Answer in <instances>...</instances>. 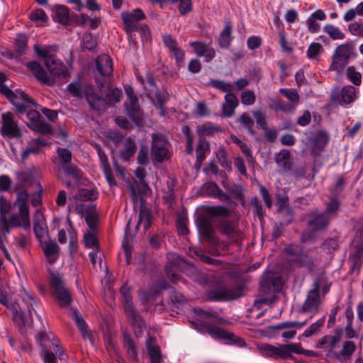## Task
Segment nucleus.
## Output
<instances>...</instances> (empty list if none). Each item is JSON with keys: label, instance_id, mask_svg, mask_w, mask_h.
Instances as JSON below:
<instances>
[{"label": "nucleus", "instance_id": "20e7f679", "mask_svg": "<svg viewBox=\"0 0 363 363\" xmlns=\"http://www.w3.org/2000/svg\"><path fill=\"white\" fill-rule=\"evenodd\" d=\"M356 56L355 46L352 43L338 45L333 54L330 69L339 72L346 67L350 57Z\"/></svg>", "mask_w": 363, "mask_h": 363}, {"label": "nucleus", "instance_id": "c9c22d12", "mask_svg": "<svg viewBox=\"0 0 363 363\" xmlns=\"http://www.w3.org/2000/svg\"><path fill=\"white\" fill-rule=\"evenodd\" d=\"M280 278L274 277L271 274L264 276L260 281L259 287L264 293H268L271 291L272 285H275V282L279 281Z\"/></svg>", "mask_w": 363, "mask_h": 363}, {"label": "nucleus", "instance_id": "a878e982", "mask_svg": "<svg viewBox=\"0 0 363 363\" xmlns=\"http://www.w3.org/2000/svg\"><path fill=\"white\" fill-rule=\"evenodd\" d=\"M238 106L237 97L232 93H228L225 96V103L222 106L223 114L230 118L235 112V108Z\"/></svg>", "mask_w": 363, "mask_h": 363}, {"label": "nucleus", "instance_id": "393cba45", "mask_svg": "<svg viewBox=\"0 0 363 363\" xmlns=\"http://www.w3.org/2000/svg\"><path fill=\"white\" fill-rule=\"evenodd\" d=\"M330 218L326 213H320L313 217L312 220L308 222V225L311 227L313 231L324 230L327 228Z\"/></svg>", "mask_w": 363, "mask_h": 363}, {"label": "nucleus", "instance_id": "f8f14e48", "mask_svg": "<svg viewBox=\"0 0 363 363\" xmlns=\"http://www.w3.org/2000/svg\"><path fill=\"white\" fill-rule=\"evenodd\" d=\"M199 233L212 245H219V238L215 235V230L209 218L200 216L196 220Z\"/></svg>", "mask_w": 363, "mask_h": 363}, {"label": "nucleus", "instance_id": "ddd939ff", "mask_svg": "<svg viewBox=\"0 0 363 363\" xmlns=\"http://www.w3.org/2000/svg\"><path fill=\"white\" fill-rule=\"evenodd\" d=\"M121 18L126 33L130 34L138 30V24L136 22L145 19V15L140 9H135L130 12H123Z\"/></svg>", "mask_w": 363, "mask_h": 363}, {"label": "nucleus", "instance_id": "338daca9", "mask_svg": "<svg viewBox=\"0 0 363 363\" xmlns=\"http://www.w3.org/2000/svg\"><path fill=\"white\" fill-rule=\"evenodd\" d=\"M162 39L164 46L167 48L170 52H172L179 48L177 40L174 39L171 35H162Z\"/></svg>", "mask_w": 363, "mask_h": 363}, {"label": "nucleus", "instance_id": "58836bf2", "mask_svg": "<svg viewBox=\"0 0 363 363\" xmlns=\"http://www.w3.org/2000/svg\"><path fill=\"white\" fill-rule=\"evenodd\" d=\"M99 193L96 189H80L76 195L77 199L86 201L96 200L98 198Z\"/></svg>", "mask_w": 363, "mask_h": 363}, {"label": "nucleus", "instance_id": "a19ab883", "mask_svg": "<svg viewBox=\"0 0 363 363\" xmlns=\"http://www.w3.org/2000/svg\"><path fill=\"white\" fill-rule=\"evenodd\" d=\"M197 130L201 137L203 138V136H211L215 133L220 131V128L219 126H214L211 123H205L198 126Z\"/></svg>", "mask_w": 363, "mask_h": 363}, {"label": "nucleus", "instance_id": "c85d7f7f", "mask_svg": "<svg viewBox=\"0 0 363 363\" xmlns=\"http://www.w3.org/2000/svg\"><path fill=\"white\" fill-rule=\"evenodd\" d=\"M206 331L211 337L222 339L233 340L235 335L230 333L224 329L213 325H207L206 326Z\"/></svg>", "mask_w": 363, "mask_h": 363}, {"label": "nucleus", "instance_id": "412c9836", "mask_svg": "<svg viewBox=\"0 0 363 363\" xmlns=\"http://www.w3.org/2000/svg\"><path fill=\"white\" fill-rule=\"evenodd\" d=\"M306 324V321L303 322H284L273 326L275 329H288L281 333V337L285 339H292L296 334V331L294 328H301Z\"/></svg>", "mask_w": 363, "mask_h": 363}, {"label": "nucleus", "instance_id": "4c0bfd02", "mask_svg": "<svg viewBox=\"0 0 363 363\" xmlns=\"http://www.w3.org/2000/svg\"><path fill=\"white\" fill-rule=\"evenodd\" d=\"M355 89L352 86H345L341 91V104H349L354 101Z\"/></svg>", "mask_w": 363, "mask_h": 363}, {"label": "nucleus", "instance_id": "6ab92c4d", "mask_svg": "<svg viewBox=\"0 0 363 363\" xmlns=\"http://www.w3.org/2000/svg\"><path fill=\"white\" fill-rule=\"evenodd\" d=\"M96 69L102 77H108L113 72V62L107 55H99L96 59Z\"/></svg>", "mask_w": 363, "mask_h": 363}, {"label": "nucleus", "instance_id": "49530a36", "mask_svg": "<svg viewBox=\"0 0 363 363\" xmlns=\"http://www.w3.org/2000/svg\"><path fill=\"white\" fill-rule=\"evenodd\" d=\"M238 122L245 128L251 135H255L256 132L253 128L254 121L247 113H242L238 118Z\"/></svg>", "mask_w": 363, "mask_h": 363}, {"label": "nucleus", "instance_id": "ea45409f", "mask_svg": "<svg viewBox=\"0 0 363 363\" xmlns=\"http://www.w3.org/2000/svg\"><path fill=\"white\" fill-rule=\"evenodd\" d=\"M208 86L216 88L223 92L231 93L233 85L230 83L222 80L211 79L206 84Z\"/></svg>", "mask_w": 363, "mask_h": 363}, {"label": "nucleus", "instance_id": "774afa93", "mask_svg": "<svg viewBox=\"0 0 363 363\" xmlns=\"http://www.w3.org/2000/svg\"><path fill=\"white\" fill-rule=\"evenodd\" d=\"M138 162L142 165H147L149 163V149L145 145L140 147L138 157Z\"/></svg>", "mask_w": 363, "mask_h": 363}, {"label": "nucleus", "instance_id": "c756f323", "mask_svg": "<svg viewBox=\"0 0 363 363\" xmlns=\"http://www.w3.org/2000/svg\"><path fill=\"white\" fill-rule=\"evenodd\" d=\"M209 150V143L204 138L200 137L196 149V164L199 166L201 165L202 162L206 159V152Z\"/></svg>", "mask_w": 363, "mask_h": 363}, {"label": "nucleus", "instance_id": "052dcab7", "mask_svg": "<svg viewBox=\"0 0 363 363\" xmlns=\"http://www.w3.org/2000/svg\"><path fill=\"white\" fill-rule=\"evenodd\" d=\"M30 19L35 23H46L48 17L43 9H38L29 14Z\"/></svg>", "mask_w": 363, "mask_h": 363}, {"label": "nucleus", "instance_id": "473e14b6", "mask_svg": "<svg viewBox=\"0 0 363 363\" xmlns=\"http://www.w3.org/2000/svg\"><path fill=\"white\" fill-rule=\"evenodd\" d=\"M233 40L232 26L230 22H226L223 30L218 38V43L220 48H227Z\"/></svg>", "mask_w": 363, "mask_h": 363}, {"label": "nucleus", "instance_id": "b1692460", "mask_svg": "<svg viewBox=\"0 0 363 363\" xmlns=\"http://www.w3.org/2000/svg\"><path fill=\"white\" fill-rule=\"evenodd\" d=\"M48 339L49 337L45 333L39 335V340L40 345L42 347L43 361L45 363H55L56 356L52 352L50 351L51 346L47 342Z\"/></svg>", "mask_w": 363, "mask_h": 363}, {"label": "nucleus", "instance_id": "5701e85b", "mask_svg": "<svg viewBox=\"0 0 363 363\" xmlns=\"http://www.w3.org/2000/svg\"><path fill=\"white\" fill-rule=\"evenodd\" d=\"M44 255L47 257L50 264L55 263L58 257L60 247L54 240H48L44 242L42 246Z\"/></svg>", "mask_w": 363, "mask_h": 363}, {"label": "nucleus", "instance_id": "f257e3e1", "mask_svg": "<svg viewBox=\"0 0 363 363\" xmlns=\"http://www.w3.org/2000/svg\"><path fill=\"white\" fill-rule=\"evenodd\" d=\"M50 74L38 62L32 61L27 64V67L35 77L40 82L52 86L55 79H66L69 77L68 69L64 62L56 57H50L44 64Z\"/></svg>", "mask_w": 363, "mask_h": 363}, {"label": "nucleus", "instance_id": "2eb2a0df", "mask_svg": "<svg viewBox=\"0 0 363 363\" xmlns=\"http://www.w3.org/2000/svg\"><path fill=\"white\" fill-rule=\"evenodd\" d=\"M127 115L136 124H139L143 119V112L140 108L136 95L128 94V99L125 102Z\"/></svg>", "mask_w": 363, "mask_h": 363}, {"label": "nucleus", "instance_id": "8fccbe9b", "mask_svg": "<svg viewBox=\"0 0 363 363\" xmlns=\"http://www.w3.org/2000/svg\"><path fill=\"white\" fill-rule=\"evenodd\" d=\"M83 47L89 50H94L97 46V40L90 33H85L82 36Z\"/></svg>", "mask_w": 363, "mask_h": 363}, {"label": "nucleus", "instance_id": "9b49d317", "mask_svg": "<svg viewBox=\"0 0 363 363\" xmlns=\"http://www.w3.org/2000/svg\"><path fill=\"white\" fill-rule=\"evenodd\" d=\"M1 133L2 135L9 138L21 137V130L11 113L6 112L3 113L1 115Z\"/></svg>", "mask_w": 363, "mask_h": 363}, {"label": "nucleus", "instance_id": "cd10ccee", "mask_svg": "<svg viewBox=\"0 0 363 363\" xmlns=\"http://www.w3.org/2000/svg\"><path fill=\"white\" fill-rule=\"evenodd\" d=\"M52 18L55 21L67 24L69 20L68 8L64 5H55L52 8Z\"/></svg>", "mask_w": 363, "mask_h": 363}, {"label": "nucleus", "instance_id": "7ed1b4c3", "mask_svg": "<svg viewBox=\"0 0 363 363\" xmlns=\"http://www.w3.org/2000/svg\"><path fill=\"white\" fill-rule=\"evenodd\" d=\"M20 300L26 306L28 317L24 315L22 308L18 303H13L9 308L13 313H15L14 319L16 321H19L21 325L26 326L32 322L33 311L35 313L33 306L35 302L33 296L28 294L25 289H23L19 294Z\"/></svg>", "mask_w": 363, "mask_h": 363}, {"label": "nucleus", "instance_id": "de8ad7c7", "mask_svg": "<svg viewBox=\"0 0 363 363\" xmlns=\"http://www.w3.org/2000/svg\"><path fill=\"white\" fill-rule=\"evenodd\" d=\"M28 45V37L25 34H18L15 40L16 52L22 55L26 52Z\"/></svg>", "mask_w": 363, "mask_h": 363}, {"label": "nucleus", "instance_id": "4468645a", "mask_svg": "<svg viewBox=\"0 0 363 363\" xmlns=\"http://www.w3.org/2000/svg\"><path fill=\"white\" fill-rule=\"evenodd\" d=\"M7 99L16 107L17 112L21 114L26 111V105L28 104L35 107L38 106V104L23 91L16 90L13 92V96Z\"/></svg>", "mask_w": 363, "mask_h": 363}, {"label": "nucleus", "instance_id": "4be33fe9", "mask_svg": "<svg viewBox=\"0 0 363 363\" xmlns=\"http://www.w3.org/2000/svg\"><path fill=\"white\" fill-rule=\"evenodd\" d=\"M33 230L36 238L40 241L48 233L45 219L41 211L37 210L34 215Z\"/></svg>", "mask_w": 363, "mask_h": 363}, {"label": "nucleus", "instance_id": "6e6552de", "mask_svg": "<svg viewBox=\"0 0 363 363\" xmlns=\"http://www.w3.org/2000/svg\"><path fill=\"white\" fill-rule=\"evenodd\" d=\"M242 286H235L228 287L220 286L209 291L207 294L208 299L213 301H223L236 299L242 296Z\"/></svg>", "mask_w": 363, "mask_h": 363}, {"label": "nucleus", "instance_id": "39448f33", "mask_svg": "<svg viewBox=\"0 0 363 363\" xmlns=\"http://www.w3.org/2000/svg\"><path fill=\"white\" fill-rule=\"evenodd\" d=\"M50 286L52 295L60 307H68L72 301L69 289L66 286L62 277L58 273H52Z\"/></svg>", "mask_w": 363, "mask_h": 363}, {"label": "nucleus", "instance_id": "bb28decb", "mask_svg": "<svg viewBox=\"0 0 363 363\" xmlns=\"http://www.w3.org/2000/svg\"><path fill=\"white\" fill-rule=\"evenodd\" d=\"M155 96L157 100L155 106L160 110V115L164 116L166 114L165 104L169 100V94L166 89L163 88L162 90L157 89L155 93Z\"/></svg>", "mask_w": 363, "mask_h": 363}, {"label": "nucleus", "instance_id": "bf43d9fd", "mask_svg": "<svg viewBox=\"0 0 363 363\" xmlns=\"http://www.w3.org/2000/svg\"><path fill=\"white\" fill-rule=\"evenodd\" d=\"M171 3H179V11L181 15L184 16L191 11V0H167Z\"/></svg>", "mask_w": 363, "mask_h": 363}, {"label": "nucleus", "instance_id": "f704fd0d", "mask_svg": "<svg viewBox=\"0 0 363 363\" xmlns=\"http://www.w3.org/2000/svg\"><path fill=\"white\" fill-rule=\"evenodd\" d=\"M120 293L123 298L124 312L135 308L131 296V289L128 286L127 283L123 284L120 289Z\"/></svg>", "mask_w": 363, "mask_h": 363}, {"label": "nucleus", "instance_id": "69168bd1", "mask_svg": "<svg viewBox=\"0 0 363 363\" xmlns=\"http://www.w3.org/2000/svg\"><path fill=\"white\" fill-rule=\"evenodd\" d=\"M323 52V46L319 43H312L306 52L307 57L309 59H314L317 55Z\"/></svg>", "mask_w": 363, "mask_h": 363}, {"label": "nucleus", "instance_id": "864d4df0", "mask_svg": "<svg viewBox=\"0 0 363 363\" xmlns=\"http://www.w3.org/2000/svg\"><path fill=\"white\" fill-rule=\"evenodd\" d=\"M273 108L275 111H281L284 113H290L295 110L296 106L289 104L281 99H277L274 101Z\"/></svg>", "mask_w": 363, "mask_h": 363}, {"label": "nucleus", "instance_id": "f3484780", "mask_svg": "<svg viewBox=\"0 0 363 363\" xmlns=\"http://www.w3.org/2000/svg\"><path fill=\"white\" fill-rule=\"evenodd\" d=\"M84 96L91 109L97 111H105V99L102 96H99L95 93L93 86H88L84 88Z\"/></svg>", "mask_w": 363, "mask_h": 363}, {"label": "nucleus", "instance_id": "f03ea898", "mask_svg": "<svg viewBox=\"0 0 363 363\" xmlns=\"http://www.w3.org/2000/svg\"><path fill=\"white\" fill-rule=\"evenodd\" d=\"M284 252L291 257L288 261L291 267H305L311 272L313 270L315 259L308 254V251L297 245H289L284 248Z\"/></svg>", "mask_w": 363, "mask_h": 363}, {"label": "nucleus", "instance_id": "79ce46f5", "mask_svg": "<svg viewBox=\"0 0 363 363\" xmlns=\"http://www.w3.org/2000/svg\"><path fill=\"white\" fill-rule=\"evenodd\" d=\"M208 213L211 216L220 217V218H228L230 215V211L223 206H212L208 209Z\"/></svg>", "mask_w": 363, "mask_h": 363}, {"label": "nucleus", "instance_id": "2f4dec72", "mask_svg": "<svg viewBox=\"0 0 363 363\" xmlns=\"http://www.w3.org/2000/svg\"><path fill=\"white\" fill-rule=\"evenodd\" d=\"M137 150V145L131 138L125 140L124 148L120 152V157L124 161H128Z\"/></svg>", "mask_w": 363, "mask_h": 363}, {"label": "nucleus", "instance_id": "13d9d810", "mask_svg": "<svg viewBox=\"0 0 363 363\" xmlns=\"http://www.w3.org/2000/svg\"><path fill=\"white\" fill-rule=\"evenodd\" d=\"M33 130L40 133L42 134L48 135L52 133V126L46 123L45 120L43 118L38 123H37L34 126L31 128Z\"/></svg>", "mask_w": 363, "mask_h": 363}, {"label": "nucleus", "instance_id": "0eeeda50", "mask_svg": "<svg viewBox=\"0 0 363 363\" xmlns=\"http://www.w3.org/2000/svg\"><path fill=\"white\" fill-rule=\"evenodd\" d=\"M262 350L265 354L274 359H286L292 353H303L299 343H289L287 345H279L273 346L271 345H263Z\"/></svg>", "mask_w": 363, "mask_h": 363}, {"label": "nucleus", "instance_id": "3c124183", "mask_svg": "<svg viewBox=\"0 0 363 363\" xmlns=\"http://www.w3.org/2000/svg\"><path fill=\"white\" fill-rule=\"evenodd\" d=\"M122 96L121 90L115 88L112 89L109 93L106 95L105 102L106 106L109 104H113L120 101L121 98Z\"/></svg>", "mask_w": 363, "mask_h": 363}, {"label": "nucleus", "instance_id": "09e8293b", "mask_svg": "<svg viewBox=\"0 0 363 363\" xmlns=\"http://www.w3.org/2000/svg\"><path fill=\"white\" fill-rule=\"evenodd\" d=\"M62 169L66 174L71 176L77 181H79L82 177V173L81 170L76 166L73 165L72 163L65 166H62Z\"/></svg>", "mask_w": 363, "mask_h": 363}, {"label": "nucleus", "instance_id": "1a4fd4ad", "mask_svg": "<svg viewBox=\"0 0 363 363\" xmlns=\"http://www.w3.org/2000/svg\"><path fill=\"white\" fill-rule=\"evenodd\" d=\"M169 142L167 138L160 133L152 135L151 155L152 159L162 162L167 158L169 154Z\"/></svg>", "mask_w": 363, "mask_h": 363}, {"label": "nucleus", "instance_id": "7c9ffc66", "mask_svg": "<svg viewBox=\"0 0 363 363\" xmlns=\"http://www.w3.org/2000/svg\"><path fill=\"white\" fill-rule=\"evenodd\" d=\"M154 340L148 337L146 340V348L150 356L151 363H161L162 357L160 347L153 345Z\"/></svg>", "mask_w": 363, "mask_h": 363}, {"label": "nucleus", "instance_id": "4d7b16f0", "mask_svg": "<svg viewBox=\"0 0 363 363\" xmlns=\"http://www.w3.org/2000/svg\"><path fill=\"white\" fill-rule=\"evenodd\" d=\"M67 91L74 97L82 99L84 96V89L82 88L79 82L70 83L67 86Z\"/></svg>", "mask_w": 363, "mask_h": 363}, {"label": "nucleus", "instance_id": "423d86ee", "mask_svg": "<svg viewBox=\"0 0 363 363\" xmlns=\"http://www.w3.org/2000/svg\"><path fill=\"white\" fill-rule=\"evenodd\" d=\"M217 228L218 232L230 240L232 245H242L243 234L237 222L229 218H218Z\"/></svg>", "mask_w": 363, "mask_h": 363}, {"label": "nucleus", "instance_id": "aec40b11", "mask_svg": "<svg viewBox=\"0 0 363 363\" xmlns=\"http://www.w3.org/2000/svg\"><path fill=\"white\" fill-rule=\"evenodd\" d=\"M190 45L194 49L196 55L204 57L206 62H210L215 57L214 49L203 42L194 41L191 43Z\"/></svg>", "mask_w": 363, "mask_h": 363}, {"label": "nucleus", "instance_id": "0e129e2a", "mask_svg": "<svg viewBox=\"0 0 363 363\" xmlns=\"http://www.w3.org/2000/svg\"><path fill=\"white\" fill-rule=\"evenodd\" d=\"M321 248L326 253H332L338 248V241L335 238H328L322 243Z\"/></svg>", "mask_w": 363, "mask_h": 363}, {"label": "nucleus", "instance_id": "37998d69", "mask_svg": "<svg viewBox=\"0 0 363 363\" xmlns=\"http://www.w3.org/2000/svg\"><path fill=\"white\" fill-rule=\"evenodd\" d=\"M18 206L19 210V216L21 217L23 221V227L25 229L29 228L30 218L28 203H21L18 204Z\"/></svg>", "mask_w": 363, "mask_h": 363}, {"label": "nucleus", "instance_id": "5fc2aeb1", "mask_svg": "<svg viewBox=\"0 0 363 363\" xmlns=\"http://www.w3.org/2000/svg\"><path fill=\"white\" fill-rule=\"evenodd\" d=\"M59 159L61 162L60 166H65L71 163L72 152L67 148L58 147L57 150Z\"/></svg>", "mask_w": 363, "mask_h": 363}, {"label": "nucleus", "instance_id": "72a5a7b5", "mask_svg": "<svg viewBox=\"0 0 363 363\" xmlns=\"http://www.w3.org/2000/svg\"><path fill=\"white\" fill-rule=\"evenodd\" d=\"M152 215L151 211L145 206H141L139 212V218L137 226L143 225L145 230H148L152 224Z\"/></svg>", "mask_w": 363, "mask_h": 363}, {"label": "nucleus", "instance_id": "c03bdc74", "mask_svg": "<svg viewBox=\"0 0 363 363\" xmlns=\"http://www.w3.org/2000/svg\"><path fill=\"white\" fill-rule=\"evenodd\" d=\"M323 30L328 33L333 40H342L345 38V34L337 27L333 25H325L323 27Z\"/></svg>", "mask_w": 363, "mask_h": 363}, {"label": "nucleus", "instance_id": "9d476101", "mask_svg": "<svg viewBox=\"0 0 363 363\" xmlns=\"http://www.w3.org/2000/svg\"><path fill=\"white\" fill-rule=\"evenodd\" d=\"M319 289V284L315 281L313 284V289L308 292L301 308L298 311L299 313H310L315 314L318 311L320 304Z\"/></svg>", "mask_w": 363, "mask_h": 363}, {"label": "nucleus", "instance_id": "dca6fc26", "mask_svg": "<svg viewBox=\"0 0 363 363\" xmlns=\"http://www.w3.org/2000/svg\"><path fill=\"white\" fill-rule=\"evenodd\" d=\"M348 261L350 264V272L358 275L363 264V242H358L354 249L349 255Z\"/></svg>", "mask_w": 363, "mask_h": 363}, {"label": "nucleus", "instance_id": "680f3d73", "mask_svg": "<svg viewBox=\"0 0 363 363\" xmlns=\"http://www.w3.org/2000/svg\"><path fill=\"white\" fill-rule=\"evenodd\" d=\"M84 245L87 248H96L97 250L99 248V242L96 236L90 232H88L84 235Z\"/></svg>", "mask_w": 363, "mask_h": 363}, {"label": "nucleus", "instance_id": "a18cd8bd", "mask_svg": "<svg viewBox=\"0 0 363 363\" xmlns=\"http://www.w3.org/2000/svg\"><path fill=\"white\" fill-rule=\"evenodd\" d=\"M279 92L284 96L291 103L296 105L300 100V96L298 91L294 89L281 88Z\"/></svg>", "mask_w": 363, "mask_h": 363}, {"label": "nucleus", "instance_id": "6e6d98bb", "mask_svg": "<svg viewBox=\"0 0 363 363\" xmlns=\"http://www.w3.org/2000/svg\"><path fill=\"white\" fill-rule=\"evenodd\" d=\"M123 345L129 356L133 359L136 358L137 352L134 345V342L130 335L128 334H124L123 335Z\"/></svg>", "mask_w": 363, "mask_h": 363}, {"label": "nucleus", "instance_id": "a211bd4d", "mask_svg": "<svg viewBox=\"0 0 363 363\" xmlns=\"http://www.w3.org/2000/svg\"><path fill=\"white\" fill-rule=\"evenodd\" d=\"M125 313L130 320L135 335L137 337L140 336L146 328L145 320L139 315L135 308L125 312Z\"/></svg>", "mask_w": 363, "mask_h": 363}, {"label": "nucleus", "instance_id": "603ef678", "mask_svg": "<svg viewBox=\"0 0 363 363\" xmlns=\"http://www.w3.org/2000/svg\"><path fill=\"white\" fill-rule=\"evenodd\" d=\"M34 50L38 57L43 60V63L45 64V62L50 57H56V55L51 54L50 48V47H44L41 48L38 45L35 44L34 45Z\"/></svg>", "mask_w": 363, "mask_h": 363}, {"label": "nucleus", "instance_id": "e433bc0d", "mask_svg": "<svg viewBox=\"0 0 363 363\" xmlns=\"http://www.w3.org/2000/svg\"><path fill=\"white\" fill-rule=\"evenodd\" d=\"M71 317L75 322V324L81 332L82 337L85 338L87 335V325L84 318L79 315L78 311L75 309L72 311Z\"/></svg>", "mask_w": 363, "mask_h": 363}, {"label": "nucleus", "instance_id": "e2e57ef3", "mask_svg": "<svg viewBox=\"0 0 363 363\" xmlns=\"http://www.w3.org/2000/svg\"><path fill=\"white\" fill-rule=\"evenodd\" d=\"M347 77L356 86H359L362 82L361 73L356 71L353 66L348 67L347 69Z\"/></svg>", "mask_w": 363, "mask_h": 363}]
</instances>
